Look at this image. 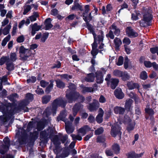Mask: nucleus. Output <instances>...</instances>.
<instances>
[{"mask_svg": "<svg viewBox=\"0 0 158 158\" xmlns=\"http://www.w3.org/2000/svg\"><path fill=\"white\" fill-rule=\"evenodd\" d=\"M66 111L64 110H63L60 112V115L57 117L56 120L58 122L61 120L66 123Z\"/></svg>", "mask_w": 158, "mask_h": 158, "instance_id": "21", "label": "nucleus"}, {"mask_svg": "<svg viewBox=\"0 0 158 158\" xmlns=\"http://www.w3.org/2000/svg\"><path fill=\"white\" fill-rule=\"evenodd\" d=\"M123 43L126 45H129L131 43L130 39L128 37L124 38L123 40Z\"/></svg>", "mask_w": 158, "mask_h": 158, "instance_id": "64", "label": "nucleus"}, {"mask_svg": "<svg viewBox=\"0 0 158 158\" xmlns=\"http://www.w3.org/2000/svg\"><path fill=\"white\" fill-rule=\"evenodd\" d=\"M50 84L46 88L45 90V92L47 93H49L51 91V90L52 89L53 86V80H50Z\"/></svg>", "mask_w": 158, "mask_h": 158, "instance_id": "37", "label": "nucleus"}, {"mask_svg": "<svg viewBox=\"0 0 158 158\" xmlns=\"http://www.w3.org/2000/svg\"><path fill=\"white\" fill-rule=\"evenodd\" d=\"M10 56V60L12 62L15 61L17 59V55L15 52H11Z\"/></svg>", "mask_w": 158, "mask_h": 158, "instance_id": "57", "label": "nucleus"}, {"mask_svg": "<svg viewBox=\"0 0 158 158\" xmlns=\"http://www.w3.org/2000/svg\"><path fill=\"white\" fill-rule=\"evenodd\" d=\"M119 81L118 79L112 78L110 79V81L107 82V85H110L112 89H114L118 85Z\"/></svg>", "mask_w": 158, "mask_h": 158, "instance_id": "14", "label": "nucleus"}, {"mask_svg": "<svg viewBox=\"0 0 158 158\" xmlns=\"http://www.w3.org/2000/svg\"><path fill=\"white\" fill-rule=\"evenodd\" d=\"M6 69L9 71H11L14 69V64L12 62H9V61L6 63Z\"/></svg>", "mask_w": 158, "mask_h": 158, "instance_id": "40", "label": "nucleus"}, {"mask_svg": "<svg viewBox=\"0 0 158 158\" xmlns=\"http://www.w3.org/2000/svg\"><path fill=\"white\" fill-rule=\"evenodd\" d=\"M51 96L50 95H45L42 98V102L43 104L47 103L50 100Z\"/></svg>", "mask_w": 158, "mask_h": 158, "instance_id": "36", "label": "nucleus"}, {"mask_svg": "<svg viewBox=\"0 0 158 158\" xmlns=\"http://www.w3.org/2000/svg\"><path fill=\"white\" fill-rule=\"evenodd\" d=\"M34 123L33 121H30L27 125L26 131L28 132H30L34 127Z\"/></svg>", "mask_w": 158, "mask_h": 158, "instance_id": "46", "label": "nucleus"}, {"mask_svg": "<svg viewBox=\"0 0 158 158\" xmlns=\"http://www.w3.org/2000/svg\"><path fill=\"white\" fill-rule=\"evenodd\" d=\"M17 96V94L16 93H14L8 96L7 97L8 99L10 100L11 102H13L15 103L16 102V99L15 98Z\"/></svg>", "mask_w": 158, "mask_h": 158, "instance_id": "47", "label": "nucleus"}, {"mask_svg": "<svg viewBox=\"0 0 158 158\" xmlns=\"http://www.w3.org/2000/svg\"><path fill=\"white\" fill-rule=\"evenodd\" d=\"M11 27L10 24L7 25L2 30V33L4 35H6L9 33Z\"/></svg>", "mask_w": 158, "mask_h": 158, "instance_id": "39", "label": "nucleus"}, {"mask_svg": "<svg viewBox=\"0 0 158 158\" xmlns=\"http://www.w3.org/2000/svg\"><path fill=\"white\" fill-rule=\"evenodd\" d=\"M53 131L52 129L50 130L49 134L45 130L42 131L40 133L41 138L42 139H44L45 140H46L48 136H49L50 137H51L53 136Z\"/></svg>", "mask_w": 158, "mask_h": 158, "instance_id": "13", "label": "nucleus"}, {"mask_svg": "<svg viewBox=\"0 0 158 158\" xmlns=\"http://www.w3.org/2000/svg\"><path fill=\"white\" fill-rule=\"evenodd\" d=\"M106 37L108 39H114V35L113 32L111 30H110L108 33L106 35Z\"/></svg>", "mask_w": 158, "mask_h": 158, "instance_id": "51", "label": "nucleus"}, {"mask_svg": "<svg viewBox=\"0 0 158 158\" xmlns=\"http://www.w3.org/2000/svg\"><path fill=\"white\" fill-rule=\"evenodd\" d=\"M51 21L52 20L49 18L45 19L44 23L45 25V30H50L53 27V25L51 23Z\"/></svg>", "mask_w": 158, "mask_h": 158, "instance_id": "22", "label": "nucleus"}, {"mask_svg": "<svg viewBox=\"0 0 158 158\" xmlns=\"http://www.w3.org/2000/svg\"><path fill=\"white\" fill-rule=\"evenodd\" d=\"M10 60V58L8 56H2L0 58V65H3L6 62H8Z\"/></svg>", "mask_w": 158, "mask_h": 158, "instance_id": "35", "label": "nucleus"}, {"mask_svg": "<svg viewBox=\"0 0 158 158\" xmlns=\"http://www.w3.org/2000/svg\"><path fill=\"white\" fill-rule=\"evenodd\" d=\"M104 37V32L101 31L100 32V34L98 35L97 37L96 36V42L98 41L99 43H102L103 42Z\"/></svg>", "mask_w": 158, "mask_h": 158, "instance_id": "34", "label": "nucleus"}, {"mask_svg": "<svg viewBox=\"0 0 158 158\" xmlns=\"http://www.w3.org/2000/svg\"><path fill=\"white\" fill-rule=\"evenodd\" d=\"M31 28L34 30L37 31H38L41 28V26L38 25L37 23H35L32 25H31Z\"/></svg>", "mask_w": 158, "mask_h": 158, "instance_id": "53", "label": "nucleus"}, {"mask_svg": "<svg viewBox=\"0 0 158 158\" xmlns=\"http://www.w3.org/2000/svg\"><path fill=\"white\" fill-rule=\"evenodd\" d=\"M111 148L115 154L117 155L120 153V148L118 144L117 143L114 144L112 146Z\"/></svg>", "mask_w": 158, "mask_h": 158, "instance_id": "27", "label": "nucleus"}, {"mask_svg": "<svg viewBox=\"0 0 158 158\" xmlns=\"http://www.w3.org/2000/svg\"><path fill=\"white\" fill-rule=\"evenodd\" d=\"M99 105L98 101L94 100L93 102L89 104L87 108L90 112L96 111L99 108Z\"/></svg>", "mask_w": 158, "mask_h": 158, "instance_id": "10", "label": "nucleus"}, {"mask_svg": "<svg viewBox=\"0 0 158 158\" xmlns=\"http://www.w3.org/2000/svg\"><path fill=\"white\" fill-rule=\"evenodd\" d=\"M145 112L150 116H153L154 114V111L152 108L145 110Z\"/></svg>", "mask_w": 158, "mask_h": 158, "instance_id": "61", "label": "nucleus"}, {"mask_svg": "<svg viewBox=\"0 0 158 158\" xmlns=\"http://www.w3.org/2000/svg\"><path fill=\"white\" fill-rule=\"evenodd\" d=\"M3 141L4 144H2L0 146V153L3 155L8 151L10 145V141L8 136L5 137Z\"/></svg>", "mask_w": 158, "mask_h": 158, "instance_id": "6", "label": "nucleus"}, {"mask_svg": "<svg viewBox=\"0 0 158 158\" xmlns=\"http://www.w3.org/2000/svg\"><path fill=\"white\" fill-rule=\"evenodd\" d=\"M111 27L112 29L114 30L113 33L114 35L117 36H118L120 32L119 29L118 28L114 23L112 25Z\"/></svg>", "mask_w": 158, "mask_h": 158, "instance_id": "32", "label": "nucleus"}, {"mask_svg": "<svg viewBox=\"0 0 158 158\" xmlns=\"http://www.w3.org/2000/svg\"><path fill=\"white\" fill-rule=\"evenodd\" d=\"M103 131V128L102 127H101L95 131L94 134L95 135H99L102 134Z\"/></svg>", "mask_w": 158, "mask_h": 158, "instance_id": "59", "label": "nucleus"}, {"mask_svg": "<svg viewBox=\"0 0 158 158\" xmlns=\"http://www.w3.org/2000/svg\"><path fill=\"white\" fill-rule=\"evenodd\" d=\"M29 139L28 135L25 131L21 133V135L18 138V140L20 145L26 144Z\"/></svg>", "mask_w": 158, "mask_h": 158, "instance_id": "9", "label": "nucleus"}, {"mask_svg": "<svg viewBox=\"0 0 158 158\" xmlns=\"http://www.w3.org/2000/svg\"><path fill=\"white\" fill-rule=\"evenodd\" d=\"M71 8L72 10H78L81 11L83 10L82 6L78 2H74Z\"/></svg>", "mask_w": 158, "mask_h": 158, "instance_id": "33", "label": "nucleus"}, {"mask_svg": "<svg viewBox=\"0 0 158 158\" xmlns=\"http://www.w3.org/2000/svg\"><path fill=\"white\" fill-rule=\"evenodd\" d=\"M110 131V134L111 135L115 137L117 135L121 136L122 133L120 131L121 127L117 125H114L111 127Z\"/></svg>", "mask_w": 158, "mask_h": 158, "instance_id": "8", "label": "nucleus"}, {"mask_svg": "<svg viewBox=\"0 0 158 158\" xmlns=\"http://www.w3.org/2000/svg\"><path fill=\"white\" fill-rule=\"evenodd\" d=\"M66 105V102L62 98H57L53 101L52 103V106L48 107L45 110L44 112L47 117L52 114L53 116H54L56 114V111L58 106L64 107Z\"/></svg>", "mask_w": 158, "mask_h": 158, "instance_id": "1", "label": "nucleus"}, {"mask_svg": "<svg viewBox=\"0 0 158 158\" xmlns=\"http://www.w3.org/2000/svg\"><path fill=\"white\" fill-rule=\"evenodd\" d=\"M115 97L118 99H122L124 97V94L120 88H117L114 91Z\"/></svg>", "mask_w": 158, "mask_h": 158, "instance_id": "18", "label": "nucleus"}, {"mask_svg": "<svg viewBox=\"0 0 158 158\" xmlns=\"http://www.w3.org/2000/svg\"><path fill=\"white\" fill-rule=\"evenodd\" d=\"M31 9V7L30 5H27L26 8H25L24 10V11L23 12V15H26L29 11Z\"/></svg>", "mask_w": 158, "mask_h": 158, "instance_id": "63", "label": "nucleus"}, {"mask_svg": "<svg viewBox=\"0 0 158 158\" xmlns=\"http://www.w3.org/2000/svg\"><path fill=\"white\" fill-rule=\"evenodd\" d=\"M39 16V15L37 12L34 11L32 15L29 17L31 21V22L35 21L37 19V18Z\"/></svg>", "mask_w": 158, "mask_h": 158, "instance_id": "38", "label": "nucleus"}, {"mask_svg": "<svg viewBox=\"0 0 158 158\" xmlns=\"http://www.w3.org/2000/svg\"><path fill=\"white\" fill-rule=\"evenodd\" d=\"M20 56L24 60H26L31 55V52L29 49H26L23 46H20L19 48Z\"/></svg>", "mask_w": 158, "mask_h": 158, "instance_id": "5", "label": "nucleus"}, {"mask_svg": "<svg viewBox=\"0 0 158 158\" xmlns=\"http://www.w3.org/2000/svg\"><path fill=\"white\" fill-rule=\"evenodd\" d=\"M96 81L98 84L102 83L103 81V75L101 71H97L95 73Z\"/></svg>", "mask_w": 158, "mask_h": 158, "instance_id": "15", "label": "nucleus"}, {"mask_svg": "<svg viewBox=\"0 0 158 158\" xmlns=\"http://www.w3.org/2000/svg\"><path fill=\"white\" fill-rule=\"evenodd\" d=\"M126 33L131 38H135L138 36V33L135 32L131 27H127L126 29Z\"/></svg>", "mask_w": 158, "mask_h": 158, "instance_id": "12", "label": "nucleus"}, {"mask_svg": "<svg viewBox=\"0 0 158 158\" xmlns=\"http://www.w3.org/2000/svg\"><path fill=\"white\" fill-rule=\"evenodd\" d=\"M66 97L69 103H73V102H75L78 99L81 102H83L85 100V98L75 90L69 91L68 90L66 92Z\"/></svg>", "mask_w": 158, "mask_h": 158, "instance_id": "2", "label": "nucleus"}, {"mask_svg": "<svg viewBox=\"0 0 158 158\" xmlns=\"http://www.w3.org/2000/svg\"><path fill=\"white\" fill-rule=\"evenodd\" d=\"M99 113L96 117V119L97 122L100 123L103 121V116L104 114V111L101 108H99Z\"/></svg>", "mask_w": 158, "mask_h": 158, "instance_id": "19", "label": "nucleus"}, {"mask_svg": "<svg viewBox=\"0 0 158 158\" xmlns=\"http://www.w3.org/2000/svg\"><path fill=\"white\" fill-rule=\"evenodd\" d=\"M94 73H91L87 74L85 77V81L88 82H92L94 80Z\"/></svg>", "mask_w": 158, "mask_h": 158, "instance_id": "29", "label": "nucleus"}, {"mask_svg": "<svg viewBox=\"0 0 158 158\" xmlns=\"http://www.w3.org/2000/svg\"><path fill=\"white\" fill-rule=\"evenodd\" d=\"M10 38V35H7L5 38L2 40L1 45L2 46H5L6 44L9 41Z\"/></svg>", "mask_w": 158, "mask_h": 158, "instance_id": "45", "label": "nucleus"}, {"mask_svg": "<svg viewBox=\"0 0 158 158\" xmlns=\"http://www.w3.org/2000/svg\"><path fill=\"white\" fill-rule=\"evenodd\" d=\"M127 85L129 89L132 90L135 88L138 89L139 88V85L138 83H133L131 82H128Z\"/></svg>", "mask_w": 158, "mask_h": 158, "instance_id": "26", "label": "nucleus"}, {"mask_svg": "<svg viewBox=\"0 0 158 158\" xmlns=\"http://www.w3.org/2000/svg\"><path fill=\"white\" fill-rule=\"evenodd\" d=\"M35 129L33 132H30L28 135L29 139L30 141L34 142L38 138V132Z\"/></svg>", "mask_w": 158, "mask_h": 158, "instance_id": "11", "label": "nucleus"}, {"mask_svg": "<svg viewBox=\"0 0 158 158\" xmlns=\"http://www.w3.org/2000/svg\"><path fill=\"white\" fill-rule=\"evenodd\" d=\"M88 126L87 125H86L82 127L79 129V132L84 135L86 133V131L88 129Z\"/></svg>", "mask_w": 158, "mask_h": 158, "instance_id": "49", "label": "nucleus"}, {"mask_svg": "<svg viewBox=\"0 0 158 158\" xmlns=\"http://www.w3.org/2000/svg\"><path fill=\"white\" fill-rule=\"evenodd\" d=\"M133 102V101L131 99L127 100L125 105V110H126L127 111H130Z\"/></svg>", "mask_w": 158, "mask_h": 158, "instance_id": "25", "label": "nucleus"}, {"mask_svg": "<svg viewBox=\"0 0 158 158\" xmlns=\"http://www.w3.org/2000/svg\"><path fill=\"white\" fill-rule=\"evenodd\" d=\"M83 108V105L80 103L76 104L73 108V115L74 117H75L79 110Z\"/></svg>", "mask_w": 158, "mask_h": 158, "instance_id": "16", "label": "nucleus"}, {"mask_svg": "<svg viewBox=\"0 0 158 158\" xmlns=\"http://www.w3.org/2000/svg\"><path fill=\"white\" fill-rule=\"evenodd\" d=\"M93 17L91 15V13H89L88 15L86 14V15H84L83 17V19L85 22L86 21L85 18H86V20L88 22H89L91 20L93 19Z\"/></svg>", "mask_w": 158, "mask_h": 158, "instance_id": "56", "label": "nucleus"}, {"mask_svg": "<svg viewBox=\"0 0 158 158\" xmlns=\"http://www.w3.org/2000/svg\"><path fill=\"white\" fill-rule=\"evenodd\" d=\"M123 57L122 56H119L118 61L116 62V64L118 66H121L123 64Z\"/></svg>", "mask_w": 158, "mask_h": 158, "instance_id": "60", "label": "nucleus"}, {"mask_svg": "<svg viewBox=\"0 0 158 158\" xmlns=\"http://www.w3.org/2000/svg\"><path fill=\"white\" fill-rule=\"evenodd\" d=\"M59 135L60 136L62 135V134L60 133H59ZM60 142H61L62 143H64L68 139V136L67 135H65L62 137L60 136Z\"/></svg>", "mask_w": 158, "mask_h": 158, "instance_id": "50", "label": "nucleus"}, {"mask_svg": "<svg viewBox=\"0 0 158 158\" xmlns=\"http://www.w3.org/2000/svg\"><path fill=\"white\" fill-rule=\"evenodd\" d=\"M29 103L30 101L24 99L21 101L17 107L15 106L14 104L11 103L10 107H9V108H10V114L9 117H10V119L15 114L18 113L19 110H23Z\"/></svg>", "mask_w": 158, "mask_h": 158, "instance_id": "3", "label": "nucleus"}, {"mask_svg": "<svg viewBox=\"0 0 158 158\" xmlns=\"http://www.w3.org/2000/svg\"><path fill=\"white\" fill-rule=\"evenodd\" d=\"M55 81L56 84V86L57 88L60 89H63L64 88L65 83L61 80L58 79Z\"/></svg>", "mask_w": 158, "mask_h": 158, "instance_id": "31", "label": "nucleus"}, {"mask_svg": "<svg viewBox=\"0 0 158 158\" xmlns=\"http://www.w3.org/2000/svg\"><path fill=\"white\" fill-rule=\"evenodd\" d=\"M144 152H141L138 154L134 151H131L128 152L127 156V158H139L141 157L143 155Z\"/></svg>", "mask_w": 158, "mask_h": 158, "instance_id": "17", "label": "nucleus"}, {"mask_svg": "<svg viewBox=\"0 0 158 158\" xmlns=\"http://www.w3.org/2000/svg\"><path fill=\"white\" fill-rule=\"evenodd\" d=\"M140 78L142 80H145L148 77V74L147 72L145 71H143L141 72L139 75Z\"/></svg>", "mask_w": 158, "mask_h": 158, "instance_id": "41", "label": "nucleus"}, {"mask_svg": "<svg viewBox=\"0 0 158 158\" xmlns=\"http://www.w3.org/2000/svg\"><path fill=\"white\" fill-rule=\"evenodd\" d=\"M114 42L115 44L116 49L119 50L120 46L122 44L121 40L119 38L116 37L114 40Z\"/></svg>", "mask_w": 158, "mask_h": 158, "instance_id": "30", "label": "nucleus"}, {"mask_svg": "<svg viewBox=\"0 0 158 158\" xmlns=\"http://www.w3.org/2000/svg\"><path fill=\"white\" fill-rule=\"evenodd\" d=\"M85 19L86 20L85 21L87 29L89 31L90 33H92L94 36H97L96 34H95L93 26L92 25L88 22L86 20V18H85Z\"/></svg>", "mask_w": 158, "mask_h": 158, "instance_id": "24", "label": "nucleus"}, {"mask_svg": "<svg viewBox=\"0 0 158 158\" xmlns=\"http://www.w3.org/2000/svg\"><path fill=\"white\" fill-rule=\"evenodd\" d=\"M94 91V88L92 87H85L83 89L82 92L85 93L87 92H92Z\"/></svg>", "mask_w": 158, "mask_h": 158, "instance_id": "44", "label": "nucleus"}, {"mask_svg": "<svg viewBox=\"0 0 158 158\" xmlns=\"http://www.w3.org/2000/svg\"><path fill=\"white\" fill-rule=\"evenodd\" d=\"M123 72L118 70H115L113 72V75L116 77H121L122 75Z\"/></svg>", "mask_w": 158, "mask_h": 158, "instance_id": "52", "label": "nucleus"}, {"mask_svg": "<svg viewBox=\"0 0 158 158\" xmlns=\"http://www.w3.org/2000/svg\"><path fill=\"white\" fill-rule=\"evenodd\" d=\"M26 100H28V101H31L33 99V95L32 94L30 93H28L26 94Z\"/></svg>", "mask_w": 158, "mask_h": 158, "instance_id": "62", "label": "nucleus"}, {"mask_svg": "<svg viewBox=\"0 0 158 158\" xmlns=\"http://www.w3.org/2000/svg\"><path fill=\"white\" fill-rule=\"evenodd\" d=\"M124 123L127 124V130L128 132L130 133L131 131L134 129L135 125V123L132 121L129 117L125 116L124 118Z\"/></svg>", "mask_w": 158, "mask_h": 158, "instance_id": "7", "label": "nucleus"}, {"mask_svg": "<svg viewBox=\"0 0 158 158\" xmlns=\"http://www.w3.org/2000/svg\"><path fill=\"white\" fill-rule=\"evenodd\" d=\"M49 33L48 32L44 33L43 34V35L41 38V41L44 42L48 37Z\"/></svg>", "mask_w": 158, "mask_h": 158, "instance_id": "58", "label": "nucleus"}, {"mask_svg": "<svg viewBox=\"0 0 158 158\" xmlns=\"http://www.w3.org/2000/svg\"><path fill=\"white\" fill-rule=\"evenodd\" d=\"M105 141V139L103 136H98L97 139V142L99 143H104V145L106 146V143H104Z\"/></svg>", "mask_w": 158, "mask_h": 158, "instance_id": "54", "label": "nucleus"}, {"mask_svg": "<svg viewBox=\"0 0 158 158\" xmlns=\"http://www.w3.org/2000/svg\"><path fill=\"white\" fill-rule=\"evenodd\" d=\"M65 129L68 134H70L73 133L74 131V129L72 126L71 124L65 123Z\"/></svg>", "mask_w": 158, "mask_h": 158, "instance_id": "28", "label": "nucleus"}, {"mask_svg": "<svg viewBox=\"0 0 158 158\" xmlns=\"http://www.w3.org/2000/svg\"><path fill=\"white\" fill-rule=\"evenodd\" d=\"M51 140L56 148L58 147L61 144L60 137L58 135H54Z\"/></svg>", "mask_w": 158, "mask_h": 158, "instance_id": "20", "label": "nucleus"}, {"mask_svg": "<svg viewBox=\"0 0 158 158\" xmlns=\"http://www.w3.org/2000/svg\"><path fill=\"white\" fill-rule=\"evenodd\" d=\"M36 78L35 76L29 77L28 78L27 80V84L30 83H34L36 81Z\"/></svg>", "mask_w": 158, "mask_h": 158, "instance_id": "48", "label": "nucleus"}, {"mask_svg": "<svg viewBox=\"0 0 158 158\" xmlns=\"http://www.w3.org/2000/svg\"><path fill=\"white\" fill-rule=\"evenodd\" d=\"M71 136L73 140H77L81 141L82 139V137L79 135H76L73 134L71 135Z\"/></svg>", "mask_w": 158, "mask_h": 158, "instance_id": "55", "label": "nucleus"}, {"mask_svg": "<svg viewBox=\"0 0 158 158\" xmlns=\"http://www.w3.org/2000/svg\"><path fill=\"white\" fill-rule=\"evenodd\" d=\"M123 81H126L128 80L130 78V76L126 72H122V75L121 77Z\"/></svg>", "mask_w": 158, "mask_h": 158, "instance_id": "43", "label": "nucleus"}, {"mask_svg": "<svg viewBox=\"0 0 158 158\" xmlns=\"http://www.w3.org/2000/svg\"><path fill=\"white\" fill-rule=\"evenodd\" d=\"M114 111L115 114L123 115L125 111V109L121 106H116L114 108Z\"/></svg>", "mask_w": 158, "mask_h": 158, "instance_id": "23", "label": "nucleus"}, {"mask_svg": "<svg viewBox=\"0 0 158 158\" xmlns=\"http://www.w3.org/2000/svg\"><path fill=\"white\" fill-rule=\"evenodd\" d=\"M105 153L107 156L113 157L114 156V152L112 149L107 148L105 151Z\"/></svg>", "mask_w": 158, "mask_h": 158, "instance_id": "42", "label": "nucleus"}, {"mask_svg": "<svg viewBox=\"0 0 158 158\" xmlns=\"http://www.w3.org/2000/svg\"><path fill=\"white\" fill-rule=\"evenodd\" d=\"M152 12L150 8H148L145 10L143 15V19L139 21V23L141 26L145 27L146 25H150V23L153 17L152 15Z\"/></svg>", "mask_w": 158, "mask_h": 158, "instance_id": "4", "label": "nucleus"}]
</instances>
